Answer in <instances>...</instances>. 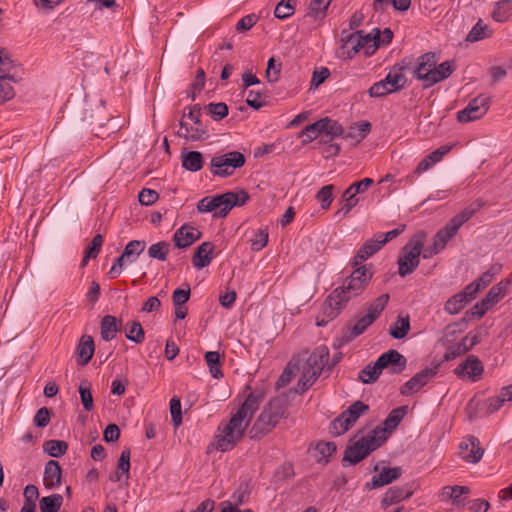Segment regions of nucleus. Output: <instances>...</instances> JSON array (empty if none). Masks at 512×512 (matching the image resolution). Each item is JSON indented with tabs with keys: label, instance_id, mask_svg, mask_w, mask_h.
<instances>
[{
	"label": "nucleus",
	"instance_id": "f257e3e1",
	"mask_svg": "<svg viewBox=\"0 0 512 512\" xmlns=\"http://www.w3.org/2000/svg\"><path fill=\"white\" fill-rule=\"evenodd\" d=\"M263 400L261 392H251L232 415L228 422H221L218 434L215 436L216 449L222 452L232 450L242 439L254 413L258 410Z\"/></svg>",
	"mask_w": 512,
	"mask_h": 512
},
{
	"label": "nucleus",
	"instance_id": "f03ea898",
	"mask_svg": "<svg viewBox=\"0 0 512 512\" xmlns=\"http://www.w3.org/2000/svg\"><path fill=\"white\" fill-rule=\"evenodd\" d=\"M249 199L248 193L240 189L237 192L229 191L221 195L206 196L197 204L200 213L214 212L215 217L223 218L235 206L244 205Z\"/></svg>",
	"mask_w": 512,
	"mask_h": 512
},
{
	"label": "nucleus",
	"instance_id": "7ed1b4c3",
	"mask_svg": "<svg viewBox=\"0 0 512 512\" xmlns=\"http://www.w3.org/2000/svg\"><path fill=\"white\" fill-rule=\"evenodd\" d=\"M362 430L350 440V444L346 447L342 458V465H356L365 459L370 453L382 446V444L369 431L367 434L359 436Z\"/></svg>",
	"mask_w": 512,
	"mask_h": 512
},
{
	"label": "nucleus",
	"instance_id": "20e7f679",
	"mask_svg": "<svg viewBox=\"0 0 512 512\" xmlns=\"http://www.w3.org/2000/svg\"><path fill=\"white\" fill-rule=\"evenodd\" d=\"M372 277L371 265L355 267L352 273L344 279L342 285L334 289V291H337L339 296L348 303L351 299L360 296L365 291Z\"/></svg>",
	"mask_w": 512,
	"mask_h": 512
},
{
	"label": "nucleus",
	"instance_id": "39448f33",
	"mask_svg": "<svg viewBox=\"0 0 512 512\" xmlns=\"http://www.w3.org/2000/svg\"><path fill=\"white\" fill-rule=\"evenodd\" d=\"M286 408L279 400L268 403L250 429V437L258 439L268 434L285 417Z\"/></svg>",
	"mask_w": 512,
	"mask_h": 512
},
{
	"label": "nucleus",
	"instance_id": "423d86ee",
	"mask_svg": "<svg viewBox=\"0 0 512 512\" xmlns=\"http://www.w3.org/2000/svg\"><path fill=\"white\" fill-rule=\"evenodd\" d=\"M424 237V234L417 233L402 248L398 258V273L401 277L412 274L419 266Z\"/></svg>",
	"mask_w": 512,
	"mask_h": 512
},
{
	"label": "nucleus",
	"instance_id": "0eeeda50",
	"mask_svg": "<svg viewBox=\"0 0 512 512\" xmlns=\"http://www.w3.org/2000/svg\"><path fill=\"white\" fill-rule=\"evenodd\" d=\"M245 161L246 158L241 152L232 151L212 157L209 169L214 176L225 178L231 176L235 169L241 168Z\"/></svg>",
	"mask_w": 512,
	"mask_h": 512
},
{
	"label": "nucleus",
	"instance_id": "6e6552de",
	"mask_svg": "<svg viewBox=\"0 0 512 512\" xmlns=\"http://www.w3.org/2000/svg\"><path fill=\"white\" fill-rule=\"evenodd\" d=\"M346 305L347 302L339 296L337 291L333 290L322 304V308L316 317V325H327L340 314Z\"/></svg>",
	"mask_w": 512,
	"mask_h": 512
},
{
	"label": "nucleus",
	"instance_id": "1a4fd4ad",
	"mask_svg": "<svg viewBox=\"0 0 512 512\" xmlns=\"http://www.w3.org/2000/svg\"><path fill=\"white\" fill-rule=\"evenodd\" d=\"M201 110L202 108L200 104H195L192 107H189L188 114L184 112L183 116H187L190 120H192L194 126L186 128V132L178 131V136L190 141H203L209 138L208 129L205 125H203L200 119Z\"/></svg>",
	"mask_w": 512,
	"mask_h": 512
},
{
	"label": "nucleus",
	"instance_id": "9d476101",
	"mask_svg": "<svg viewBox=\"0 0 512 512\" xmlns=\"http://www.w3.org/2000/svg\"><path fill=\"white\" fill-rule=\"evenodd\" d=\"M407 411V406H400L394 408L385 418L382 426H377L374 429L370 430V432L383 445L387 441L388 435L392 433L403 420V418L407 414Z\"/></svg>",
	"mask_w": 512,
	"mask_h": 512
},
{
	"label": "nucleus",
	"instance_id": "9b49d317",
	"mask_svg": "<svg viewBox=\"0 0 512 512\" xmlns=\"http://www.w3.org/2000/svg\"><path fill=\"white\" fill-rule=\"evenodd\" d=\"M489 100L488 96L482 94L472 99L464 109L457 112V120L467 123L480 119L489 109Z\"/></svg>",
	"mask_w": 512,
	"mask_h": 512
},
{
	"label": "nucleus",
	"instance_id": "f8f14e48",
	"mask_svg": "<svg viewBox=\"0 0 512 512\" xmlns=\"http://www.w3.org/2000/svg\"><path fill=\"white\" fill-rule=\"evenodd\" d=\"M438 373V366L426 367L420 372L416 373L401 388L400 393L403 396H411L418 392L422 387L427 385Z\"/></svg>",
	"mask_w": 512,
	"mask_h": 512
},
{
	"label": "nucleus",
	"instance_id": "ddd939ff",
	"mask_svg": "<svg viewBox=\"0 0 512 512\" xmlns=\"http://www.w3.org/2000/svg\"><path fill=\"white\" fill-rule=\"evenodd\" d=\"M412 69V60L404 58L400 63L395 64L386 77V84L390 86L393 92H398L405 88L407 78L405 72Z\"/></svg>",
	"mask_w": 512,
	"mask_h": 512
},
{
	"label": "nucleus",
	"instance_id": "4468645a",
	"mask_svg": "<svg viewBox=\"0 0 512 512\" xmlns=\"http://www.w3.org/2000/svg\"><path fill=\"white\" fill-rule=\"evenodd\" d=\"M377 361L378 368L388 369L390 374H399L405 370L407 359L395 349H390L381 354Z\"/></svg>",
	"mask_w": 512,
	"mask_h": 512
},
{
	"label": "nucleus",
	"instance_id": "2eb2a0df",
	"mask_svg": "<svg viewBox=\"0 0 512 512\" xmlns=\"http://www.w3.org/2000/svg\"><path fill=\"white\" fill-rule=\"evenodd\" d=\"M413 493V483H407L402 486L391 487L384 493L381 500V507L387 508L391 505L398 504L403 500L409 499L413 495Z\"/></svg>",
	"mask_w": 512,
	"mask_h": 512
},
{
	"label": "nucleus",
	"instance_id": "dca6fc26",
	"mask_svg": "<svg viewBox=\"0 0 512 512\" xmlns=\"http://www.w3.org/2000/svg\"><path fill=\"white\" fill-rule=\"evenodd\" d=\"M484 371L483 365L478 357L474 355H469L464 362L459 364L454 372L460 377H467L472 381L478 380Z\"/></svg>",
	"mask_w": 512,
	"mask_h": 512
},
{
	"label": "nucleus",
	"instance_id": "f3484780",
	"mask_svg": "<svg viewBox=\"0 0 512 512\" xmlns=\"http://www.w3.org/2000/svg\"><path fill=\"white\" fill-rule=\"evenodd\" d=\"M460 456L469 463H477L481 460L484 450L480 447V442L475 436H469L464 439L460 445Z\"/></svg>",
	"mask_w": 512,
	"mask_h": 512
},
{
	"label": "nucleus",
	"instance_id": "a211bd4d",
	"mask_svg": "<svg viewBox=\"0 0 512 512\" xmlns=\"http://www.w3.org/2000/svg\"><path fill=\"white\" fill-rule=\"evenodd\" d=\"M438 57L435 52H427L417 59V65L413 69V76L417 80L426 83L427 77L430 72H433L435 65L437 64Z\"/></svg>",
	"mask_w": 512,
	"mask_h": 512
},
{
	"label": "nucleus",
	"instance_id": "6ab92c4d",
	"mask_svg": "<svg viewBox=\"0 0 512 512\" xmlns=\"http://www.w3.org/2000/svg\"><path fill=\"white\" fill-rule=\"evenodd\" d=\"M201 236L202 233L199 230L184 224L175 231L173 235V241L177 248L183 249L189 247L195 241L199 240Z\"/></svg>",
	"mask_w": 512,
	"mask_h": 512
},
{
	"label": "nucleus",
	"instance_id": "aec40b11",
	"mask_svg": "<svg viewBox=\"0 0 512 512\" xmlns=\"http://www.w3.org/2000/svg\"><path fill=\"white\" fill-rule=\"evenodd\" d=\"M329 349L325 345L317 347L307 358L306 366L320 376L324 367L328 364Z\"/></svg>",
	"mask_w": 512,
	"mask_h": 512
},
{
	"label": "nucleus",
	"instance_id": "412c9836",
	"mask_svg": "<svg viewBox=\"0 0 512 512\" xmlns=\"http://www.w3.org/2000/svg\"><path fill=\"white\" fill-rule=\"evenodd\" d=\"M402 475L401 467H392V468H383V470L375 474L371 482L366 484L367 488L375 489L382 487L384 485L391 484L392 482L398 480Z\"/></svg>",
	"mask_w": 512,
	"mask_h": 512
},
{
	"label": "nucleus",
	"instance_id": "4be33fe9",
	"mask_svg": "<svg viewBox=\"0 0 512 512\" xmlns=\"http://www.w3.org/2000/svg\"><path fill=\"white\" fill-rule=\"evenodd\" d=\"M455 70V63L454 61H445L439 64L438 66L435 65L433 72H430L427 77V81L425 84H423V88L427 89L445 79H447Z\"/></svg>",
	"mask_w": 512,
	"mask_h": 512
},
{
	"label": "nucleus",
	"instance_id": "5701e85b",
	"mask_svg": "<svg viewBox=\"0 0 512 512\" xmlns=\"http://www.w3.org/2000/svg\"><path fill=\"white\" fill-rule=\"evenodd\" d=\"M214 245L212 242H203L194 252L192 263L195 268L207 267L213 260Z\"/></svg>",
	"mask_w": 512,
	"mask_h": 512
},
{
	"label": "nucleus",
	"instance_id": "b1692460",
	"mask_svg": "<svg viewBox=\"0 0 512 512\" xmlns=\"http://www.w3.org/2000/svg\"><path fill=\"white\" fill-rule=\"evenodd\" d=\"M95 351L94 340L90 335H83L76 347L77 363L80 366L87 365Z\"/></svg>",
	"mask_w": 512,
	"mask_h": 512
},
{
	"label": "nucleus",
	"instance_id": "393cba45",
	"mask_svg": "<svg viewBox=\"0 0 512 512\" xmlns=\"http://www.w3.org/2000/svg\"><path fill=\"white\" fill-rule=\"evenodd\" d=\"M511 285L510 279H503L496 285H494L489 292L482 299V306L492 307L498 303L506 294L508 288Z\"/></svg>",
	"mask_w": 512,
	"mask_h": 512
},
{
	"label": "nucleus",
	"instance_id": "a878e982",
	"mask_svg": "<svg viewBox=\"0 0 512 512\" xmlns=\"http://www.w3.org/2000/svg\"><path fill=\"white\" fill-rule=\"evenodd\" d=\"M373 317L367 314L359 318L356 323L348 327L347 331L342 336L341 342L343 344L353 341L355 338L363 334L367 328L373 324Z\"/></svg>",
	"mask_w": 512,
	"mask_h": 512
},
{
	"label": "nucleus",
	"instance_id": "bb28decb",
	"mask_svg": "<svg viewBox=\"0 0 512 512\" xmlns=\"http://www.w3.org/2000/svg\"><path fill=\"white\" fill-rule=\"evenodd\" d=\"M369 405L357 400L353 402L345 411L342 412L345 419L346 427H352L356 421L369 411Z\"/></svg>",
	"mask_w": 512,
	"mask_h": 512
},
{
	"label": "nucleus",
	"instance_id": "cd10ccee",
	"mask_svg": "<svg viewBox=\"0 0 512 512\" xmlns=\"http://www.w3.org/2000/svg\"><path fill=\"white\" fill-rule=\"evenodd\" d=\"M182 167L190 172H197L203 168L204 157L199 151H185L181 153Z\"/></svg>",
	"mask_w": 512,
	"mask_h": 512
},
{
	"label": "nucleus",
	"instance_id": "c85d7f7f",
	"mask_svg": "<svg viewBox=\"0 0 512 512\" xmlns=\"http://www.w3.org/2000/svg\"><path fill=\"white\" fill-rule=\"evenodd\" d=\"M10 82H17V79L10 73H5V69H0V105L13 99L15 91Z\"/></svg>",
	"mask_w": 512,
	"mask_h": 512
},
{
	"label": "nucleus",
	"instance_id": "c756f323",
	"mask_svg": "<svg viewBox=\"0 0 512 512\" xmlns=\"http://www.w3.org/2000/svg\"><path fill=\"white\" fill-rule=\"evenodd\" d=\"M44 483L46 487L59 486L61 483V467L55 460H49L45 465Z\"/></svg>",
	"mask_w": 512,
	"mask_h": 512
},
{
	"label": "nucleus",
	"instance_id": "7c9ffc66",
	"mask_svg": "<svg viewBox=\"0 0 512 512\" xmlns=\"http://www.w3.org/2000/svg\"><path fill=\"white\" fill-rule=\"evenodd\" d=\"M359 33L353 32V37L348 42L342 44L338 56L344 60L352 59L362 48L363 44L359 40Z\"/></svg>",
	"mask_w": 512,
	"mask_h": 512
},
{
	"label": "nucleus",
	"instance_id": "2f4dec72",
	"mask_svg": "<svg viewBox=\"0 0 512 512\" xmlns=\"http://www.w3.org/2000/svg\"><path fill=\"white\" fill-rule=\"evenodd\" d=\"M356 33H359V40L362 42L363 48H367L365 52L367 56L371 55L379 47V36H381L379 28H374L369 34H365L363 30L356 31Z\"/></svg>",
	"mask_w": 512,
	"mask_h": 512
},
{
	"label": "nucleus",
	"instance_id": "473e14b6",
	"mask_svg": "<svg viewBox=\"0 0 512 512\" xmlns=\"http://www.w3.org/2000/svg\"><path fill=\"white\" fill-rule=\"evenodd\" d=\"M483 204L484 203L481 199L475 200L468 207H466L460 213L451 218V222H453L460 229V227L464 223L470 220L474 216V214L481 209Z\"/></svg>",
	"mask_w": 512,
	"mask_h": 512
},
{
	"label": "nucleus",
	"instance_id": "72a5a7b5",
	"mask_svg": "<svg viewBox=\"0 0 512 512\" xmlns=\"http://www.w3.org/2000/svg\"><path fill=\"white\" fill-rule=\"evenodd\" d=\"M119 331L117 319L112 315H105L100 323L101 337L105 341H111Z\"/></svg>",
	"mask_w": 512,
	"mask_h": 512
},
{
	"label": "nucleus",
	"instance_id": "f704fd0d",
	"mask_svg": "<svg viewBox=\"0 0 512 512\" xmlns=\"http://www.w3.org/2000/svg\"><path fill=\"white\" fill-rule=\"evenodd\" d=\"M470 489L467 486H445L443 487L440 497L441 500H452L455 506L461 505L460 497L464 494H468Z\"/></svg>",
	"mask_w": 512,
	"mask_h": 512
},
{
	"label": "nucleus",
	"instance_id": "c9c22d12",
	"mask_svg": "<svg viewBox=\"0 0 512 512\" xmlns=\"http://www.w3.org/2000/svg\"><path fill=\"white\" fill-rule=\"evenodd\" d=\"M458 230L459 228L449 220V222L435 234L433 240L440 248L444 249L447 243L457 234Z\"/></svg>",
	"mask_w": 512,
	"mask_h": 512
},
{
	"label": "nucleus",
	"instance_id": "e433bc0d",
	"mask_svg": "<svg viewBox=\"0 0 512 512\" xmlns=\"http://www.w3.org/2000/svg\"><path fill=\"white\" fill-rule=\"evenodd\" d=\"M480 341H481V335L479 332H476V333L470 332L461 340V342L458 344L457 348L450 352V354L452 357H456V356L460 355L461 353L468 352L475 345L480 343Z\"/></svg>",
	"mask_w": 512,
	"mask_h": 512
},
{
	"label": "nucleus",
	"instance_id": "4c0bfd02",
	"mask_svg": "<svg viewBox=\"0 0 512 512\" xmlns=\"http://www.w3.org/2000/svg\"><path fill=\"white\" fill-rule=\"evenodd\" d=\"M331 2L332 0H311L306 16L314 19H324L327 15V9Z\"/></svg>",
	"mask_w": 512,
	"mask_h": 512
},
{
	"label": "nucleus",
	"instance_id": "58836bf2",
	"mask_svg": "<svg viewBox=\"0 0 512 512\" xmlns=\"http://www.w3.org/2000/svg\"><path fill=\"white\" fill-rule=\"evenodd\" d=\"M410 331V319L409 316L401 317L399 316L397 321L393 323L389 328V334L397 340L403 339L406 337L408 332Z\"/></svg>",
	"mask_w": 512,
	"mask_h": 512
},
{
	"label": "nucleus",
	"instance_id": "ea45409f",
	"mask_svg": "<svg viewBox=\"0 0 512 512\" xmlns=\"http://www.w3.org/2000/svg\"><path fill=\"white\" fill-rule=\"evenodd\" d=\"M468 303H470V300L467 299L464 294L459 292L446 301L444 310L450 315H455L459 313Z\"/></svg>",
	"mask_w": 512,
	"mask_h": 512
},
{
	"label": "nucleus",
	"instance_id": "a19ab883",
	"mask_svg": "<svg viewBox=\"0 0 512 512\" xmlns=\"http://www.w3.org/2000/svg\"><path fill=\"white\" fill-rule=\"evenodd\" d=\"M512 10V0H500L495 3L491 17L494 21L503 23L505 22Z\"/></svg>",
	"mask_w": 512,
	"mask_h": 512
},
{
	"label": "nucleus",
	"instance_id": "79ce46f5",
	"mask_svg": "<svg viewBox=\"0 0 512 512\" xmlns=\"http://www.w3.org/2000/svg\"><path fill=\"white\" fill-rule=\"evenodd\" d=\"M491 35V31L488 26L483 23L481 19L472 27V29L467 34L465 40L470 43L478 42L483 40Z\"/></svg>",
	"mask_w": 512,
	"mask_h": 512
},
{
	"label": "nucleus",
	"instance_id": "37998d69",
	"mask_svg": "<svg viewBox=\"0 0 512 512\" xmlns=\"http://www.w3.org/2000/svg\"><path fill=\"white\" fill-rule=\"evenodd\" d=\"M67 449L68 444L62 440H47L43 443L44 452L54 458L63 456Z\"/></svg>",
	"mask_w": 512,
	"mask_h": 512
},
{
	"label": "nucleus",
	"instance_id": "c03bdc74",
	"mask_svg": "<svg viewBox=\"0 0 512 512\" xmlns=\"http://www.w3.org/2000/svg\"><path fill=\"white\" fill-rule=\"evenodd\" d=\"M130 456L131 452L129 448H125L118 459L117 468L120 471L116 473L115 477H111V480L114 482L121 480V475L124 474L126 479L129 478V470H130Z\"/></svg>",
	"mask_w": 512,
	"mask_h": 512
},
{
	"label": "nucleus",
	"instance_id": "a18cd8bd",
	"mask_svg": "<svg viewBox=\"0 0 512 512\" xmlns=\"http://www.w3.org/2000/svg\"><path fill=\"white\" fill-rule=\"evenodd\" d=\"M63 497L60 494H52L40 500L41 512H58L62 506Z\"/></svg>",
	"mask_w": 512,
	"mask_h": 512
},
{
	"label": "nucleus",
	"instance_id": "49530a36",
	"mask_svg": "<svg viewBox=\"0 0 512 512\" xmlns=\"http://www.w3.org/2000/svg\"><path fill=\"white\" fill-rule=\"evenodd\" d=\"M381 373L382 370L378 368L377 361H375L373 364L366 365L359 372L358 378L365 384H371L377 381Z\"/></svg>",
	"mask_w": 512,
	"mask_h": 512
},
{
	"label": "nucleus",
	"instance_id": "de8ad7c7",
	"mask_svg": "<svg viewBox=\"0 0 512 512\" xmlns=\"http://www.w3.org/2000/svg\"><path fill=\"white\" fill-rule=\"evenodd\" d=\"M389 298L390 297L388 294H382L368 305L367 315L370 317L372 316L374 322L385 309L386 305L388 304Z\"/></svg>",
	"mask_w": 512,
	"mask_h": 512
},
{
	"label": "nucleus",
	"instance_id": "09e8293b",
	"mask_svg": "<svg viewBox=\"0 0 512 512\" xmlns=\"http://www.w3.org/2000/svg\"><path fill=\"white\" fill-rule=\"evenodd\" d=\"M319 375L311 371L307 367L304 368L301 378L298 380L295 391L298 394H303L313 383L317 380Z\"/></svg>",
	"mask_w": 512,
	"mask_h": 512
},
{
	"label": "nucleus",
	"instance_id": "8fccbe9b",
	"mask_svg": "<svg viewBox=\"0 0 512 512\" xmlns=\"http://www.w3.org/2000/svg\"><path fill=\"white\" fill-rule=\"evenodd\" d=\"M335 186L332 184H328L323 186L317 193L315 198L320 203V206L323 210H327L330 208L333 200H334V192Z\"/></svg>",
	"mask_w": 512,
	"mask_h": 512
},
{
	"label": "nucleus",
	"instance_id": "3c124183",
	"mask_svg": "<svg viewBox=\"0 0 512 512\" xmlns=\"http://www.w3.org/2000/svg\"><path fill=\"white\" fill-rule=\"evenodd\" d=\"M205 360L213 378L219 379L223 376L220 369V354L217 351H208L205 353Z\"/></svg>",
	"mask_w": 512,
	"mask_h": 512
},
{
	"label": "nucleus",
	"instance_id": "603ef678",
	"mask_svg": "<svg viewBox=\"0 0 512 512\" xmlns=\"http://www.w3.org/2000/svg\"><path fill=\"white\" fill-rule=\"evenodd\" d=\"M170 251V244L166 241H159L148 248V256L159 261H165Z\"/></svg>",
	"mask_w": 512,
	"mask_h": 512
},
{
	"label": "nucleus",
	"instance_id": "864d4df0",
	"mask_svg": "<svg viewBox=\"0 0 512 512\" xmlns=\"http://www.w3.org/2000/svg\"><path fill=\"white\" fill-rule=\"evenodd\" d=\"M322 121L318 120L312 124L307 125L300 133V137L303 138V143H310L322 133L323 124Z\"/></svg>",
	"mask_w": 512,
	"mask_h": 512
},
{
	"label": "nucleus",
	"instance_id": "5fc2aeb1",
	"mask_svg": "<svg viewBox=\"0 0 512 512\" xmlns=\"http://www.w3.org/2000/svg\"><path fill=\"white\" fill-rule=\"evenodd\" d=\"M204 109L215 121H220L228 115V106L224 102L209 103Z\"/></svg>",
	"mask_w": 512,
	"mask_h": 512
},
{
	"label": "nucleus",
	"instance_id": "6e6d98bb",
	"mask_svg": "<svg viewBox=\"0 0 512 512\" xmlns=\"http://www.w3.org/2000/svg\"><path fill=\"white\" fill-rule=\"evenodd\" d=\"M320 121H322L321 124H323L322 133L330 136L331 139L343 134L344 129L339 122L327 117L320 119Z\"/></svg>",
	"mask_w": 512,
	"mask_h": 512
},
{
	"label": "nucleus",
	"instance_id": "4d7b16f0",
	"mask_svg": "<svg viewBox=\"0 0 512 512\" xmlns=\"http://www.w3.org/2000/svg\"><path fill=\"white\" fill-rule=\"evenodd\" d=\"M146 243L143 240H132L125 246L123 254L129 261H133L138 257L145 249Z\"/></svg>",
	"mask_w": 512,
	"mask_h": 512
},
{
	"label": "nucleus",
	"instance_id": "13d9d810",
	"mask_svg": "<svg viewBox=\"0 0 512 512\" xmlns=\"http://www.w3.org/2000/svg\"><path fill=\"white\" fill-rule=\"evenodd\" d=\"M90 386L91 385L87 380L82 381L79 386V394L85 411H91L94 407Z\"/></svg>",
	"mask_w": 512,
	"mask_h": 512
},
{
	"label": "nucleus",
	"instance_id": "bf43d9fd",
	"mask_svg": "<svg viewBox=\"0 0 512 512\" xmlns=\"http://www.w3.org/2000/svg\"><path fill=\"white\" fill-rule=\"evenodd\" d=\"M337 446L334 442H319L316 445V450L321 457L317 460L318 463L327 464L329 457L336 452Z\"/></svg>",
	"mask_w": 512,
	"mask_h": 512
},
{
	"label": "nucleus",
	"instance_id": "052dcab7",
	"mask_svg": "<svg viewBox=\"0 0 512 512\" xmlns=\"http://www.w3.org/2000/svg\"><path fill=\"white\" fill-rule=\"evenodd\" d=\"M294 0H281L274 10V16L279 19H286L294 14Z\"/></svg>",
	"mask_w": 512,
	"mask_h": 512
},
{
	"label": "nucleus",
	"instance_id": "680f3d73",
	"mask_svg": "<svg viewBox=\"0 0 512 512\" xmlns=\"http://www.w3.org/2000/svg\"><path fill=\"white\" fill-rule=\"evenodd\" d=\"M126 337L137 344L142 343L145 339L144 330L138 321H133L126 332Z\"/></svg>",
	"mask_w": 512,
	"mask_h": 512
},
{
	"label": "nucleus",
	"instance_id": "e2e57ef3",
	"mask_svg": "<svg viewBox=\"0 0 512 512\" xmlns=\"http://www.w3.org/2000/svg\"><path fill=\"white\" fill-rule=\"evenodd\" d=\"M394 93L388 84H386V80H380L374 83L368 90V94L370 97H384L388 94Z\"/></svg>",
	"mask_w": 512,
	"mask_h": 512
},
{
	"label": "nucleus",
	"instance_id": "0e129e2a",
	"mask_svg": "<svg viewBox=\"0 0 512 512\" xmlns=\"http://www.w3.org/2000/svg\"><path fill=\"white\" fill-rule=\"evenodd\" d=\"M170 413L174 427H179L182 424V411L181 401L176 396L170 400Z\"/></svg>",
	"mask_w": 512,
	"mask_h": 512
},
{
	"label": "nucleus",
	"instance_id": "69168bd1",
	"mask_svg": "<svg viewBox=\"0 0 512 512\" xmlns=\"http://www.w3.org/2000/svg\"><path fill=\"white\" fill-rule=\"evenodd\" d=\"M268 231L267 229H259L255 235L254 238L251 239V249L253 251H260L262 250L268 243Z\"/></svg>",
	"mask_w": 512,
	"mask_h": 512
},
{
	"label": "nucleus",
	"instance_id": "338daca9",
	"mask_svg": "<svg viewBox=\"0 0 512 512\" xmlns=\"http://www.w3.org/2000/svg\"><path fill=\"white\" fill-rule=\"evenodd\" d=\"M281 72V63L276 64V60L274 57H271L267 63V69L265 72V76L270 83H274L278 80L279 74Z\"/></svg>",
	"mask_w": 512,
	"mask_h": 512
},
{
	"label": "nucleus",
	"instance_id": "774afa93",
	"mask_svg": "<svg viewBox=\"0 0 512 512\" xmlns=\"http://www.w3.org/2000/svg\"><path fill=\"white\" fill-rule=\"evenodd\" d=\"M344 415L341 413L337 418H335L329 426V432L334 436H340L348 431L351 427H346V423L344 422Z\"/></svg>",
	"mask_w": 512,
	"mask_h": 512
}]
</instances>
